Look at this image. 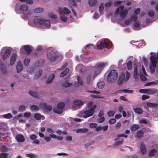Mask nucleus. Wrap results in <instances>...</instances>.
I'll use <instances>...</instances> for the list:
<instances>
[{
    "instance_id": "1",
    "label": "nucleus",
    "mask_w": 158,
    "mask_h": 158,
    "mask_svg": "<svg viewBox=\"0 0 158 158\" xmlns=\"http://www.w3.org/2000/svg\"><path fill=\"white\" fill-rule=\"evenodd\" d=\"M28 24L32 26H36L40 28L49 29L51 27V22L48 19H43L37 16L34 17L33 19L29 20Z\"/></svg>"
},
{
    "instance_id": "2",
    "label": "nucleus",
    "mask_w": 158,
    "mask_h": 158,
    "mask_svg": "<svg viewBox=\"0 0 158 158\" xmlns=\"http://www.w3.org/2000/svg\"><path fill=\"white\" fill-rule=\"evenodd\" d=\"M87 108L81 111L78 114V117H84L85 118H86L93 115L96 106L93 104L92 102H90L87 104Z\"/></svg>"
},
{
    "instance_id": "3",
    "label": "nucleus",
    "mask_w": 158,
    "mask_h": 158,
    "mask_svg": "<svg viewBox=\"0 0 158 158\" xmlns=\"http://www.w3.org/2000/svg\"><path fill=\"white\" fill-rule=\"evenodd\" d=\"M47 56V58L51 61H55L56 59H60L62 58V56L58 54L57 52L54 50L52 48L48 49Z\"/></svg>"
},
{
    "instance_id": "4",
    "label": "nucleus",
    "mask_w": 158,
    "mask_h": 158,
    "mask_svg": "<svg viewBox=\"0 0 158 158\" xmlns=\"http://www.w3.org/2000/svg\"><path fill=\"white\" fill-rule=\"evenodd\" d=\"M60 15V19L63 22H66L68 19L67 14H70L71 11L67 7H59L57 10Z\"/></svg>"
},
{
    "instance_id": "5",
    "label": "nucleus",
    "mask_w": 158,
    "mask_h": 158,
    "mask_svg": "<svg viewBox=\"0 0 158 158\" xmlns=\"http://www.w3.org/2000/svg\"><path fill=\"white\" fill-rule=\"evenodd\" d=\"M128 9L124 8L123 5H121L118 7L114 12V14L116 15H118L122 19H125L128 14Z\"/></svg>"
},
{
    "instance_id": "6",
    "label": "nucleus",
    "mask_w": 158,
    "mask_h": 158,
    "mask_svg": "<svg viewBox=\"0 0 158 158\" xmlns=\"http://www.w3.org/2000/svg\"><path fill=\"white\" fill-rule=\"evenodd\" d=\"M130 76V73L127 71H126L125 73L122 72L118 76L117 81L118 84V85H122L124 82H126L129 80Z\"/></svg>"
},
{
    "instance_id": "7",
    "label": "nucleus",
    "mask_w": 158,
    "mask_h": 158,
    "mask_svg": "<svg viewBox=\"0 0 158 158\" xmlns=\"http://www.w3.org/2000/svg\"><path fill=\"white\" fill-rule=\"evenodd\" d=\"M118 77L117 72L115 70H112L108 74L107 76V81L110 83L114 82L117 80Z\"/></svg>"
},
{
    "instance_id": "8",
    "label": "nucleus",
    "mask_w": 158,
    "mask_h": 158,
    "mask_svg": "<svg viewBox=\"0 0 158 158\" xmlns=\"http://www.w3.org/2000/svg\"><path fill=\"white\" fill-rule=\"evenodd\" d=\"M111 42L108 40L102 41L98 43L97 48L98 49H102L105 48H110L111 45Z\"/></svg>"
},
{
    "instance_id": "9",
    "label": "nucleus",
    "mask_w": 158,
    "mask_h": 158,
    "mask_svg": "<svg viewBox=\"0 0 158 158\" xmlns=\"http://www.w3.org/2000/svg\"><path fill=\"white\" fill-rule=\"evenodd\" d=\"M84 103V102L81 100H74L72 104V108L74 110H77L83 106Z\"/></svg>"
},
{
    "instance_id": "10",
    "label": "nucleus",
    "mask_w": 158,
    "mask_h": 158,
    "mask_svg": "<svg viewBox=\"0 0 158 158\" xmlns=\"http://www.w3.org/2000/svg\"><path fill=\"white\" fill-rule=\"evenodd\" d=\"M65 104L64 102H60L59 103L57 106H55L53 109V111L58 114H61L63 110L64 106Z\"/></svg>"
},
{
    "instance_id": "11",
    "label": "nucleus",
    "mask_w": 158,
    "mask_h": 158,
    "mask_svg": "<svg viewBox=\"0 0 158 158\" xmlns=\"http://www.w3.org/2000/svg\"><path fill=\"white\" fill-rule=\"evenodd\" d=\"M32 50V47L29 45H27L23 46L20 49V52L23 54H30Z\"/></svg>"
},
{
    "instance_id": "12",
    "label": "nucleus",
    "mask_w": 158,
    "mask_h": 158,
    "mask_svg": "<svg viewBox=\"0 0 158 158\" xmlns=\"http://www.w3.org/2000/svg\"><path fill=\"white\" fill-rule=\"evenodd\" d=\"M141 70L140 72V78L142 81H145L147 80V78L145 76H147V73L143 65H141Z\"/></svg>"
},
{
    "instance_id": "13",
    "label": "nucleus",
    "mask_w": 158,
    "mask_h": 158,
    "mask_svg": "<svg viewBox=\"0 0 158 158\" xmlns=\"http://www.w3.org/2000/svg\"><path fill=\"white\" fill-rule=\"evenodd\" d=\"M2 51L4 52V54L2 56V58L4 60H5L9 56L10 51L8 48L5 47L2 49Z\"/></svg>"
},
{
    "instance_id": "14",
    "label": "nucleus",
    "mask_w": 158,
    "mask_h": 158,
    "mask_svg": "<svg viewBox=\"0 0 158 158\" xmlns=\"http://www.w3.org/2000/svg\"><path fill=\"white\" fill-rule=\"evenodd\" d=\"M15 139L19 143L23 142L25 141V138L24 136L20 134L16 135L15 136Z\"/></svg>"
},
{
    "instance_id": "15",
    "label": "nucleus",
    "mask_w": 158,
    "mask_h": 158,
    "mask_svg": "<svg viewBox=\"0 0 158 158\" xmlns=\"http://www.w3.org/2000/svg\"><path fill=\"white\" fill-rule=\"evenodd\" d=\"M140 150L141 153L143 155L146 154L147 152L145 145L143 142L140 143Z\"/></svg>"
},
{
    "instance_id": "16",
    "label": "nucleus",
    "mask_w": 158,
    "mask_h": 158,
    "mask_svg": "<svg viewBox=\"0 0 158 158\" xmlns=\"http://www.w3.org/2000/svg\"><path fill=\"white\" fill-rule=\"evenodd\" d=\"M93 70L94 72V77L100 73L102 70L99 68L97 66V65H96L93 68Z\"/></svg>"
},
{
    "instance_id": "17",
    "label": "nucleus",
    "mask_w": 158,
    "mask_h": 158,
    "mask_svg": "<svg viewBox=\"0 0 158 158\" xmlns=\"http://www.w3.org/2000/svg\"><path fill=\"white\" fill-rule=\"evenodd\" d=\"M55 75L52 73L48 77L47 80L46 81V83L47 84L50 83L52 81Z\"/></svg>"
},
{
    "instance_id": "18",
    "label": "nucleus",
    "mask_w": 158,
    "mask_h": 158,
    "mask_svg": "<svg viewBox=\"0 0 158 158\" xmlns=\"http://www.w3.org/2000/svg\"><path fill=\"white\" fill-rule=\"evenodd\" d=\"M88 2L89 6L92 7L97 5L98 1L97 0H89Z\"/></svg>"
},
{
    "instance_id": "19",
    "label": "nucleus",
    "mask_w": 158,
    "mask_h": 158,
    "mask_svg": "<svg viewBox=\"0 0 158 158\" xmlns=\"http://www.w3.org/2000/svg\"><path fill=\"white\" fill-rule=\"evenodd\" d=\"M17 71L19 73L21 72L23 69V67L22 63L20 61L18 62L17 63V66L16 67Z\"/></svg>"
},
{
    "instance_id": "20",
    "label": "nucleus",
    "mask_w": 158,
    "mask_h": 158,
    "mask_svg": "<svg viewBox=\"0 0 158 158\" xmlns=\"http://www.w3.org/2000/svg\"><path fill=\"white\" fill-rule=\"evenodd\" d=\"M34 118L37 120L41 119L43 120L45 119V117L43 115L39 113H36L34 114Z\"/></svg>"
},
{
    "instance_id": "21",
    "label": "nucleus",
    "mask_w": 158,
    "mask_h": 158,
    "mask_svg": "<svg viewBox=\"0 0 158 158\" xmlns=\"http://www.w3.org/2000/svg\"><path fill=\"white\" fill-rule=\"evenodd\" d=\"M17 57V54L15 53H13L10 60V64L12 65L14 64Z\"/></svg>"
},
{
    "instance_id": "22",
    "label": "nucleus",
    "mask_w": 158,
    "mask_h": 158,
    "mask_svg": "<svg viewBox=\"0 0 158 158\" xmlns=\"http://www.w3.org/2000/svg\"><path fill=\"white\" fill-rule=\"evenodd\" d=\"M146 104L150 108H156L158 107V104L156 103L148 102Z\"/></svg>"
},
{
    "instance_id": "23",
    "label": "nucleus",
    "mask_w": 158,
    "mask_h": 158,
    "mask_svg": "<svg viewBox=\"0 0 158 158\" xmlns=\"http://www.w3.org/2000/svg\"><path fill=\"white\" fill-rule=\"evenodd\" d=\"M44 61L43 60L41 59L35 63L34 67L35 68L42 66L44 64Z\"/></svg>"
},
{
    "instance_id": "24",
    "label": "nucleus",
    "mask_w": 158,
    "mask_h": 158,
    "mask_svg": "<svg viewBox=\"0 0 158 158\" xmlns=\"http://www.w3.org/2000/svg\"><path fill=\"white\" fill-rule=\"evenodd\" d=\"M88 131V129L87 128H80L76 130V132L77 133H85Z\"/></svg>"
},
{
    "instance_id": "25",
    "label": "nucleus",
    "mask_w": 158,
    "mask_h": 158,
    "mask_svg": "<svg viewBox=\"0 0 158 158\" xmlns=\"http://www.w3.org/2000/svg\"><path fill=\"white\" fill-rule=\"evenodd\" d=\"M107 64L105 62H100L97 63L96 65L101 69H102L107 65Z\"/></svg>"
},
{
    "instance_id": "26",
    "label": "nucleus",
    "mask_w": 158,
    "mask_h": 158,
    "mask_svg": "<svg viewBox=\"0 0 158 158\" xmlns=\"http://www.w3.org/2000/svg\"><path fill=\"white\" fill-rule=\"evenodd\" d=\"M147 14L149 16L152 17L155 15V12L153 10L150 9L147 11Z\"/></svg>"
},
{
    "instance_id": "27",
    "label": "nucleus",
    "mask_w": 158,
    "mask_h": 158,
    "mask_svg": "<svg viewBox=\"0 0 158 158\" xmlns=\"http://www.w3.org/2000/svg\"><path fill=\"white\" fill-rule=\"evenodd\" d=\"M77 80L78 82V85L77 84L75 83L74 85L75 86L77 87L79 85H81L83 84V81L81 77L79 76H78L77 77Z\"/></svg>"
},
{
    "instance_id": "28",
    "label": "nucleus",
    "mask_w": 158,
    "mask_h": 158,
    "mask_svg": "<svg viewBox=\"0 0 158 158\" xmlns=\"http://www.w3.org/2000/svg\"><path fill=\"white\" fill-rule=\"evenodd\" d=\"M19 9L22 11H26L28 9V6L25 5H23L20 6Z\"/></svg>"
},
{
    "instance_id": "29",
    "label": "nucleus",
    "mask_w": 158,
    "mask_h": 158,
    "mask_svg": "<svg viewBox=\"0 0 158 158\" xmlns=\"http://www.w3.org/2000/svg\"><path fill=\"white\" fill-rule=\"evenodd\" d=\"M30 109L32 111H36L39 109V107L36 105H32L30 106Z\"/></svg>"
},
{
    "instance_id": "30",
    "label": "nucleus",
    "mask_w": 158,
    "mask_h": 158,
    "mask_svg": "<svg viewBox=\"0 0 158 158\" xmlns=\"http://www.w3.org/2000/svg\"><path fill=\"white\" fill-rule=\"evenodd\" d=\"M21 17L23 19L25 20H27L31 17V15L30 13H27L25 14H23Z\"/></svg>"
},
{
    "instance_id": "31",
    "label": "nucleus",
    "mask_w": 158,
    "mask_h": 158,
    "mask_svg": "<svg viewBox=\"0 0 158 158\" xmlns=\"http://www.w3.org/2000/svg\"><path fill=\"white\" fill-rule=\"evenodd\" d=\"M42 73V71L41 70H39L38 72H37L35 74L34 78L35 79H37L40 77Z\"/></svg>"
},
{
    "instance_id": "32",
    "label": "nucleus",
    "mask_w": 158,
    "mask_h": 158,
    "mask_svg": "<svg viewBox=\"0 0 158 158\" xmlns=\"http://www.w3.org/2000/svg\"><path fill=\"white\" fill-rule=\"evenodd\" d=\"M83 65L81 64H79L76 66V69L77 70H79L80 73L83 72Z\"/></svg>"
},
{
    "instance_id": "33",
    "label": "nucleus",
    "mask_w": 158,
    "mask_h": 158,
    "mask_svg": "<svg viewBox=\"0 0 158 158\" xmlns=\"http://www.w3.org/2000/svg\"><path fill=\"white\" fill-rule=\"evenodd\" d=\"M134 112L138 114H141L143 112V110L140 108H136L133 109Z\"/></svg>"
},
{
    "instance_id": "34",
    "label": "nucleus",
    "mask_w": 158,
    "mask_h": 158,
    "mask_svg": "<svg viewBox=\"0 0 158 158\" xmlns=\"http://www.w3.org/2000/svg\"><path fill=\"white\" fill-rule=\"evenodd\" d=\"M48 16L49 18L54 20H56L57 18V16L52 13H48Z\"/></svg>"
},
{
    "instance_id": "35",
    "label": "nucleus",
    "mask_w": 158,
    "mask_h": 158,
    "mask_svg": "<svg viewBox=\"0 0 158 158\" xmlns=\"http://www.w3.org/2000/svg\"><path fill=\"white\" fill-rule=\"evenodd\" d=\"M157 153V151L155 149L151 150L149 152L148 154L149 156H152L155 155Z\"/></svg>"
},
{
    "instance_id": "36",
    "label": "nucleus",
    "mask_w": 158,
    "mask_h": 158,
    "mask_svg": "<svg viewBox=\"0 0 158 158\" xmlns=\"http://www.w3.org/2000/svg\"><path fill=\"white\" fill-rule=\"evenodd\" d=\"M69 71V69L68 68H66L65 70L61 73L60 76L62 77H64L67 74Z\"/></svg>"
},
{
    "instance_id": "37",
    "label": "nucleus",
    "mask_w": 158,
    "mask_h": 158,
    "mask_svg": "<svg viewBox=\"0 0 158 158\" xmlns=\"http://www.w3.org/2000/svg\"><path fill=\"white\" fill-rule=\"evenodd\" d=\"M143 134L142 131H138L137 132L136 137L138 138H139L143 136Z\"/></svg>"
},
{
    "instance_id": "38",
    "label": "nucleus",
    "mask_w": 158,
    "mask_h": 158,
    "mask_svg": "<svg viewBox=\"0 0 158 158\" xmlns=\"http://www.w3.org/2000/svg\"><path fill=\"white\" fill-rule=\"evenodd\" d=\"M139 127L138 125L136 124L133 125L131 127V130L132 131H135L138 129Z\"/></svg>"
},
{
    "instance_id": "39",
    "label": "nucleus",
    "mask_w": 158,
    "mask_h": 158,
    "mask_svg": "<svg viewBox=\"0 0 158 158\" xmlns=\"http://www.w3.org/2000/svg\"><path fill=\"white\" fill-rule=\"evenodd\" d=\"M3 117L6 118L10 119L12 118V115L10 113H8L7 114L3 115Z\"/></svg>"
},
{
    "instance_id": "40",
    "label": "nucleus",
    "mask_w": 158,
    "mask_h": 158,
    "mask_svg": "<svg viewBox=\"0 0 158 158\" xmlns=\"http://www.w3.org/2000/svg\"><path fill=\"white\" fill-rule=\"evenodd\" d=\"M43 11V8L41 7L37 8L34 10V12L35 13H41Z\"/></svg>"
},
{
    "instance_id": "41",
    "label": "nucleus",
    "mask_w": 158,
    "mask_h": 158,
    "mask_svg": "<svg viewBox=\"0 0 158 158\" xmlns=\"http://www.w3.org/2000/svg\"><path fill=\"white\" fill-rule=\"evenodd\" d=\"M158 84V80L151 82L146 84V86H151L152 85H156Z\"/></svg>"
},
{
    "instance_id": "42",
    "label": "nucleus",
    "mask_w": 158,
    "mask_h": 158,
    "mask_svg": "<svg viewBox=\"0 0 158 158\" xmlns=\"http://www.w3.org/2000/svg\"><path fill=\"white\" fill-rule=\"evenodd\" d=\"M26 108V107L24 105H21L19 107V110L20 112H23L25 110Z\"/></svg>"
},
{
    "instance_id": "43",
    "label": "nucleus",
    "mask_w": 158,
    "mask_h": 158,
    "mask_svg": "<svg viewBox=\"0 0 158 158\" xmlns=\"http://www.w3.org/2000/svg\"><path fill=\"white\" fill-rule=\"evenodd\" d=\"M98 88L99 89H102L104 86V83L102 81L100 82L97 84Z\"/></svg>"
},
{
    "instance_id": "44",
    "label": "nucleus",
    "mask_w": 158,
    "mask_h": 158,
    "mask_svg": "<svg viewBox=\"0 0 158 158\" xmlns=\"http://www.w3.org/2000/svg\"><path fill=\"white\" fill-rule=\"evenodd\" d=\"M26 156L31 158H34L36 157L37 156L35 154L28 153L26 154Z\"/></svg>"
},
{
    "instance_id": "45",
    "label": "nucleus",
    "mask_w": 158,
    "mask_h": 158,
    "mask_svg": "<svg viewBox=\"0 0 158 158\" xmlns=\"http://www.w3.org/2000/svg\"><path fill=\"white\" fill-rule=\"evenodd\" d=\"M127 69L130 70L132 69V63L131 61L129 60L127 63Z\"/></svg>"
},
{
    "instance_id": "46",
    "label": "nucleus",
    "mask_w": 158,
    "mask_h": 158,
    "mask_svg": "<svg viewBox=\"0 0 158 158\" xmlns=\"http://www.w3.org/2000/svg\"><path fill=\"white\" fill-rule=\"evenodd\" d=\"M29 93L31 95L35 97H38V94L37 93L32 91H30L29 92Z\"/></svg>"
},
{
    "instance_id": "47",
    "label": "nucleus",
    "mask_w": 158,
    "mask_h": 158,
    "mask_svg": "<svg viewBox=\"0 0 158 158\" xmlns=\"http://www.w3.org/2000/svg\"><path fill=\"white\" fill-rule=\"evenodd\" d=\"M93 78H94V77H93L91 76V75H88L86 78V82L88 83H90L91 81H92V80Z\"/></svg>"
},
{
    "instance_id": "48",
    "label": "nucleus",
    "mask_w": 158,
    "mask_h": 158,
    "mask_svg": "<svg viewBox=\"0 0 158 158\" xmlns=\"http://www.w3.org/2000/svg\"><path fill=\"white\" fill-rule=\"evenodd\" d=\"M137 16L135 15L132 16L130 18V21L131 22H134L137 19Z\"/></svg>"
},
{
    "instance_id": "49",
    "label": "nucleus",
    "mask_w": 158,
    "mask_h": 158,
    "mask_svg": "<svg viewBox=\"0 0 158 158\" xmlns=\"http://www.w3.org/2000/svg\"><path fill=\"white\" fill-rule=\"evenodd\" d=\"M98 124L95 123H91L89 125V127L91 128H96Z\"/></svg>"
},
{
    "instance_id": "50",
    "label": "nucleus",
    "mask_w": 158,
    "mask_h": 158,
    "mask_svg": "<svg viewBox=\"0 0 158 158\" xmlns=\"http://www.w3.org/2000/svg\"><path fill=\"white\" fill-rule=\"evenodd\" d=\"M123 139H122L120 140L117 141L116 142L114 145L116 146H119L122 145L123 142Z\"/></svg>"
},
{
    "instance_id": "51",
    "label": "nucleus",
    "mask_w": 158,
    "mask_h": 158,
    "mask_svg": "<svg viewBox=\"0 0 158 158\" xmlns=\"http://www.w3.org/2000/svg\"><path fill=\"white\" fill-rule=\"evenodd\" d=\"M91 97L94 98H102L103 97V96L102 95H91Z\"/></svg>"
},
{
    "instance_id": "52",
    "label": "nucleus",
    "mask_w": 158,
    "mask_h": 158,
    "mask_svg": "<svg viewBox=\"0 0 158 158\" xmlns=\"http://www.w3.org/2000/svg\"><path fill=\"white\" fill-rule=\"evenodd\" d=\"M31 113L29 112H26L24 114L23 116L25 118H28L31 115Z\"/></svg>"
},
{
    "instance_id": "53",
    "label": "nucleus",
    "mask_w": 158,
    "mask_h": 158,
    "mask_svg": "<svg viewBox=\"0 0 158 158\" xmlns=\"http://www.w3.org/2000/svg\"><path fill=\"white\" fill-rule=\"evenodd\" d=\"M30 59L28 58H26L24 60L23 63L24 64V65L25 66H27L29 64V63L30 62Z\"/></svg>"
},
{
    "instance_id": "54",
    "label": "nucleus",
    "mask_w": 158,
    "mask_h": 158,
    "mask_svg": "<svg viewBox=\"0 0 158 158\" xmlns=\"http://www.w3.org/2000/svg\"><path fill=\"white\" fill-rule=\"evenodd\" d=\"M8 154L7 153H0V158H7Z\"/></svg>"
},
{
    "instance_id": "55",
    "label": "nucleus",
    "mask_w": 158,
    "mask_h": 158,
    "mask_svg": "<svg viewBox=\"0 0 158 158\" xmlns=\"http://www.w3.org/2000/svg\"><path fill=\"white\" fill-rule=\"evenodd\" d=\"M123 92L124 93L129 94H132L133 93V91L131 90H128L127 89H124L122 90Z\"/></svg>"
},
{
    "instance_id": "56",
    "label": "nucleus",
    "mask_w": 158,
    "mask_h": 158,
    "mask_svg": "<svg viewBox=\"0 0 158 158\" xmlns=\"http://www.w3.org/2000/svg\"><path fill=\"white\" fill-rule=\"evenodd\" d=\"M115 114V112L113 110H110L108 112V115L110 117L113 116Z\"/></svg>"
},
{
    "instance_id": "57",
    "label": "nucleus",
    "mask_w": 158,
    "mask_h": 158,
    "mask_svg": "<svg viewBox=\"0 0 158 158\" xmlns=\"http://www.w3.org/2000/svg\"><path fill=\"white\" fill-rule=\"evenodd\" d=\"M122 2L120 1H118L115 2L114 3V5L115 7L119 6L121 3Z\"/></svg>"
},
{
    "instance_id": "58",
    "label": "nucleus",
    "mask_w": 158,
    "mask_h": 158,
    "mask_svg": "<svg viewBox=\"0 0 158 158\" xmlns=\"http://www.w3.org/2000/svg\"><path fill=\"white\" fill-rule=\"evenodd\" d=\"M100 118H98V120L99 123H102L105 120V118L103 116L99 117Z\"/></svg>"
},
{
    "instance_id": "59",
    "label": "nucleus",
    "mask_w": 158,
    "mask_h": 158,
    "mask_svg": "<svg viewBox=\"0 0 158 158\" xmlns=\"http://www.w3.org/2000/svg\"><path fill=\"white\" fill-rule=\"evenodd\" d=\"M30 139L32 140H35L37 138V136L35 134H32L30 136Z\"/></svg>"
},
{
    "instance_id": "60",
    "label": "nucleus",
    "mask_w": 158,
    "mask_h": 158,
    "mask_svg": "<svg viewBox=\"0 0 158 158\" xmlns=\"http://www.w3.org/2000/svg\"><path fill=\"white\" fill-rule=\"evenodd\" d=\"M140 12V9L138 8L135 10L134 12V15L135 16H137V15H138Z\"/></svg>"
},
{
    "instance_id": "61",
    "label": "nucleus",
    "mask_w": 158,
    "mask_h": 158,
    "mask_svg": "<svg viewBox=\"0 0 158 158\" xmlns=\"http://www.w3.org/2000/svg\"><path fill=\"white\" fill-rule=\"evenodd\" d=\"M69 2L71 5L76 6V3L74 0H69Z\"/></svg>"
},
{
    "instance_id": "62",
    "label": "nucleus",
    "mask_w": 158,
    "mask_h": 158,
    "mask_svg": "<svg viewBox=\"0 0 158 158\" xmlns=\"http://www.w3.org/2000/svg\"><path fill=\"white\" fill-rule=\"evenodd\" d=\"M117 136L118 138H120L121 137H124L125 138H127V135H125L124 134H118L117 135Z\"/></svg>"
},
{
    "instance_id": "63",
    "label": "nucleus",
    "mask_w": 158,
    "mask_h": 158,
    "mask_svg": "<svg viewBox=\"0 0 158 158\" xmlns=\"http://www.w3.org/2000/svg\"><path fill=\"white\" fill-rule=\"evenodd\" d=\"M44 139L45 141L46 142H49L51 140V138L50 137L48 136H45L44 138Z\"/></svg>"
},
{
    "instance_id": "64",
    "label": "nucleus",
    "mask_w": 158,
    "mask_h": 158,
    "mask_svg": "<svg viewBox=\"0 0 158 158\" xmlns=\"http://www.w3.org/2000/svg\"><path fill=\"white\" fill-rule=\"evenodd\" d=\"M156 92V90L155 89H150L149 90L148 94H153Z\"/></svg>"
}]
</instances>
